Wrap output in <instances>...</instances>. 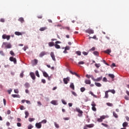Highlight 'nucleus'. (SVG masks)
<instances>
[{
  "label": "nucleus",
  "instance_id": "nucleus-41",
  "mask_svg": "<svg viewBox=\"0 0 129 129\" xmlns=\"http://www.w3.org/2000/svg\"><path fill=\"white\" fill-rule=\"evenodd\" d=\"M94 55H95L96 56H98V51H95L93 52Z\"/></svg>",
  "mask_w": 129,
  "mask_h": 129
},
{
  "label": "nucleus",
  "instance_id": "nucleus-35",
  "mask_svg": "<svg viewBox=\"0 0 129 129\" xmlns=\"http://www.w3.org/2000/svg\"><path fill=\"white\" fill-rule=\"evenodd\" d=\"M33 127H34V126H33V125H32V124H30L28 126V129H32V128H33Z\"/></svg>",
  "mask_w": 129,
  "mask_h": 129
},
{
  "label": "nucleus",
  "instance_id": "nucleus-48",
  "mask_svg": "<svg viewBox=\"0 0 129 129\" xmlns=\"http://www.w3.org/2000/svg\"><path fill=\"white\" fill-rule=\"evenodd\" d=\"M106 104H107V105H108V106H113L112 103H107Z\"/></svg>",
  "mask_w": 129,
  "mask_h": 129
},
{
  "label": "nucleus",
  "instance_id": "nucleus-23",
  "mask_svg": "<svg viewBox=\"0 0 129 129\" xmlns=\"http://www.w3.org/2000/svg\"><path fill=\"white\" fill-rule=\"evenodd\" d=\"M95 85L97 86V87H101L102 85L100 84V83H95Z\"/></svg>",
  "mask_w": 129,
  "mask_h": 129
},
{
  "label": "nucleus",
  "instance_id": "nucleus-34",
  "mask_svg": "<svg viewBox=\"0 0 129 129\" xmlns=\"http://www.w3.org/2000/svg\"><path fill=\"white\" fill-rule=\"evenodd\" d=\"M76 54H77L78 56H81V51H76Z\"/></svg>",
  "mask_w": 129,
  "mask_h": 129
},
{
  "label": "nucleus",
  "instance_id": "nucleus-29",
  "mask_svg": "<svg viewBox=\"0 0 129 129\" xmlns=\"http://www.w3.org/2000/svg\"><path fill=\"white\" fill-rule=\"evenodd\" d=\"M18 21H19V22H21V23H24V18L23 17H21L18 19Z\"/></svg>",
  "mask_w": 129,
  "mask_h": 129
},
{
  "label": "nucleus",
  "instance_id": "nucleus-61",
  "mask_svg": "<svg viewBox=\"0 0 129 129\" xmlns=\"http://www.w3.org/2000/svg\"><path fill=\"white\" fill-rule=\"evenodd\" d=\"M25 102H26V103H27V104H31V101H30L29 100H26Z\"/></svg>",
  "mask_w": 129,
  "mask_h": 129
},
{
  "label": "nucleus",
  "instance_id": "nucleus-15",
  "mask_svg": "<svg viewBox=\"0 0 129 129\" xmlns=\"http://www.w3.org/2000/svg\"><path fill=\"white\" fill-rule=\"evenodd\" d=\"M32 63H33L34 65H37L38 64V59H34L32 61Z\"/></svg>",
  "mask_w": 129,
  "mask_h": 129
},
{
  "label": "nucleus",
  "instance_id": "nucleus-43",
  "mask_svg": "<svg viewBox=\"0 0 129 129\" xmlns=\"http://www.w3.org/2000/svg\"><path fill=\"white\" fill-rule=\"evenodd\" d=\"M28 120H29V121H30V122L34 121V120H35V118H29Z\"/></svg>",
  "mask_w": 129,
  "mask_h": 129
},
{
  "label": "nucleus",
  "instance_id": "nucleus-24",
  "mask_svg": "<svg viewBox=\"0 0 129 129\" xmlns=\"http://www.w3.org/2000/svg\"><path fill=\"white\" fill-rule=\"evenodd\" d=\"M15 35L16 36H22V33L19 32V31H16L15 32Z\"/></svg>",
  "mask_w": 129,
  "mask_h": 129
},
{
  "label": "nucleus",
  "instance_id": "nucleus-51",
  "mask_svg": "<svg viewBox=\"0 0 129 129\" xmlns=\"http://www.w3.org/2000/svg\"><path fill=\"white\" fill-rule=\"evenodd\" d=\"M103 82H107V79H106L105 77H104L103 78Z\"/></svg>",
  "mask_w": 129,
  "mask_h": 129
},
{
  "label": "nucleus",
  "instance_id": "nucleus-32",
  "mask_svg": "<svg viewBox=\"0 0 129 129\" xmlns=\"http://www.w3.org/2000/svg\"><path fill=\"white\" fill-rule=\"evenodd\" d=\"M105 53L107 54H109V53H111V50L110 49H107L106 51H104Z\"/></svg>",
  "mask_w": 129,
  "mask_h": 129
},
{
  "label": "nucleus",
  "instance_id": "nucleus-22",
  "mask_svg": "<svg viewBox=\"0 0 129 129\" xmlns=\"http://www.w3.org/2000/svg\"><path fill=\"white\" fill-rule=\"evenodd\" d=\"M108 92H109L108 91H106L105 92V97L104 98H108Z\"/></svg>",
  "mask_w": 129,
  "mask_h": 129
},
{
  "label": "nucleus",
  "instance_id": "nucleus-53",
  "mask_svg": "<svg viewBox=\"0 0 129 129\" xmlns=\"http://www.w3.org/2000/svg\"><path fill=\"white\" fill-rule=\"evenodd\" d=\"M10 54L12 55V56H15V53L14 51H13V50L10 51Z\"/></svg>",
  "mask_w": 129,
  "mask_h": 129
},
{
  "label": "nucleus",
  "instance_id": "nucleus-25",
  "mask_svg": "<svg viewBox=\"0 0 129 129\" xmlns=\"http://www.w3.org/2000/svg\"><path fill=\"white\" fill-rule=\"evenodd\" d=\"M100 117L101 118L102 120H103V119H105V118H107V117H108V116L102 115V116H101Z\"/></svg>",
  "mask_w": 129,
  "mask_h": 129
},
{
  "label": "nucleus",
  "instance_id": "nucleus-20",
  "mask_svg": "<svg viewBox=\"0 0 129 129\" xmlns=\"http://www.w3.org/2000/svg\"><path fill=\"white\" fill-rule=\"evenodd\" d=\"M48 45L49 47H53V46H55V44L53 42H50L48 43Z\"/></svg>",
  "mask_w": 129,
  "mask_h": 129
},
{
  "label": "nucleus",
  "instance_id": "nucleus-42",
  "mask_svg": "<svg viewBox=\"0 0 129 129\" xmlns=\"http://www.w3.org/2000/svg\"><path fill=\"white\" fill-rule=\"evenodd\" d=\"M101 124L102 125H103V126H105V127H108V125H107V124L102 123Z\"/></svg>",
  "mask_w": 129,
  "mask_h": 129
},
{
  "label": "nucleus",
  "instance_id": "nucleus-49",
  "mask_svg": "<svg viewBox=\"0 0 129 129\" xmlns=\"http://www.w3.org/2000/svg\"><path fill=\"white\" fill-rule=\"evenodd\" d=\"M83 55H84L85 56H87V55H88V52H87L86 51H83Z\"/></svg>",
  "mask_w": 129,
  "mask_h": 129
},
{
  "label": "nucleus",
  "instance_id": "nucleus-37",
  "mask_svg": "<svg viewBox=\"0 0 129 129\" xmlns=\"http://www.w3.org/2000/svg\"><path fill=\"white\" fill-rule=\"evenodd\" d=\"M108 91H109V92H111L113 94H114V93H115V91L114 90H109Z\"/></svg>",
  "mask_w": 129,
  "mask_h": 129
},
{
  "label": "nucleus",
  "instance_id": "nucleus-3",
  "mask_svg": "<svg viewBox=\"0 0 129 129\" xmlns=\"http://www.w3.org/2000/svg\"><path fill=\"white\" fill-rule=\"evenodd\" d=\"M2 38H3V39H7V40L8 41H9V40H10V39H11V36L7 35V34H4L2 36Z\"/></svg>",
  "mask_w": 129,
  "mask_h": 129
},
{
  "label": "nucleus",
  "instance_id": "nucleus-31",
  "mask_svg": "<svg viewBox=\"0 0 129 129\" xmlns=\"http://www.w3.org/2000/svg\"><path fill=\"white\" fill-rule=\"evenodd\" d=\"M113 115L116 118H117L118 117V115H117V114H116V113H115V112H113Z\"/></svg>",
  "mask_w": 129,
  "mask_h": 129
},
{
  "label": "nucleus",
  "instance_id": "nucleus-45",
  "mask_svg": "<svg viewBox=\"0 0 129 129\" xmlns=\"http://www.w3.org/2000/svg\"><path fill=\"white\" fill-rule=\"evenodd\" d=\"M20 77H21V78H23V77H24V72H21L20 75Z\"/></svg>",
  "mask_w": 129,
  "mask_h": 129
},
{
  "label": "nucleus",
  "instance_id": "nucleus-30",
  "mask_svg": "<svg viewBox=\"0 0 129 129\" xmlns=\"http://www.w3.org/2000/svg\"><path fill=\"white\" fill-rule=\"evenodd\" d=\"M24 86H25L26 88H29V87H30V84L28 83H26L24 85Z\"/></svg>",
  "mask_w": 129,
  "mask_h": 129
},
{
  "label": "nucleus",
  "instance_id": "nucleus-38",
  "mask_svg": "<svg viewBox=\"0 0 129 129\" xmlns=\"http://www.w3.org/2000/svg\"><path fill=\"white\" fill-rule=\"evenodd\" d=\"M89 94H91L92 96H93L94 97H97L96 95H94V94H93V92H92V91L89 92Z\"/></svg>",
  "mask_w": 129,
  "mask_h": 129
},
{
  "label": "nucleus",
  "instance_id": "nucleus-7",
  "mask_svg": "<svg viewBox=\"0 0 129 129\" xmlns=\"http://www.w3.org/2000/svg\"><path fill=\"white\" fill-rule=\"evenodd\" d=\"M35 126L37 128H41L42 127V123L40 122L35 124Z\"/></svg>",
  "mask_w": 129,
  "mask_h": 129
},
{
  "label": "nucleus",
  "instance_id": "nucleus-57",
  "mask_svg": "<svg viewBox=\"0 0 129 129\" xmlns=\"http://www.w3.org/2000/svg\"><path fill=\"white\" fill-rule=\"evenodd\" d=\"M78 64L79 65H83V64H84V61H81L79 62Z\"/></svg>",
  "mask_w": 129,
  "mask_h": 129
},
{
  "label": "nucleus",
  "instance_id": "nucleus-47",
  "mask_svg": "<svg viewBox=\"0 0 129 129\" xmlns=\"http://www.w3.org/2000/svg\"><path fill=\"white\" fill-rule=\"evenodd\" d=\"M97 121H99V122H102L103 120L100 117V118L97 119Z\"/></svg>",
  "mask_w": 129,
  "mask_h": 129
},
{
  "label": "nucleus",
  "instance_id": "nucleus-26",
  "mask_svg": "<svg viewBox=\"0 0 129 129\" xmlns=\"http://www.w3.org/2000/svg\"><path fill=\"white\" fill-rule=\"evenodd\" d=\"M127 122H124L122 123V126L123 127H126V126H127Z\"/></svg>",
  "mask_w": 129,
  "mask_h": 129
},
{
  "label": "nucleus",
  "instance_id": "nucleus-52",
  "mask_svg": "<svg viewBox=\"0 0 129 129\" xmlns=\"http://www.w3.org/2000/svg\"><path fill=\"white\" fill-rule=\"evenodd\" d=\"M72 93L74 96H77V94L74 91H72Z\"/></svg>",
  "mask_w": 129,
  "mask_h": 129
},
{
  "label": "nucleus",
  "instance_id": "nucleus-14",
  "mask_svg": "<svg viewBox=\"0 0 129 129\" xmlns=\"http://www.w3.org/2000/svg\"><path fill=\"white\" fill-rule=\"evenodd\" d=\"M76 109V111H77V112H79V113H80L81 114H82V113H83V111H82V110H81L80 108H77Z\"/></svg>",
  "mask_w": 129,
  "mask_h": 129
},
{
  "label": "nucleus",
  "instance_id": "nucleus-44",
  "mask_svg": "<svg viewBox=\"0 0 129 129\" xmlns=\"http://www.w3.org/2000/svg\"><path fill=\"white\" fill-rule=\"evenodd\" d=\"M95 66H96V67L97 68H99V67H100V63H96V64H95Z\"/></svg>",
  "mask_w": 129,
  "mask_h": 129
},
{
  "label": "nucleus",
  "instance_id": "nucleus-62",
  "mask_svg": "<svg viewBox=\"0 0 129 129\" xmlns=\"http://www.w3.org/2000/svg\"><path fill=\"white\" fill-rule=\"evenodd\" d=\"M3 102L4 103V105L6 106V104L7 103V101L6 100V99H3Z\"/></svg>",
  "mask_w": 129,
  "mask_h": 129
},
{
  "label": "nucleus",
  "instance_id": "nucleus-9",
  "mask_svg": "<svg viewBox=\"0 0 129 129\" xmlns=\"http://www.w3.org/2000/svg\"><path fill=\"white\" fill-rule=\"evenodd\" d=\"M30 75L32 79H33V80H35L36 79V77L35 76V74H34V73L33 72L30 73Z\"/></svg>",
  "mask_w": 129,
  "mask_h": 129
},
{
  "label": "nucleus",
  "instance_id": "nucleus-4",
  "mask_svg": "<svg viewBox=\"0 0 129 129\" xmlns=\"http://www.w3.org/2000/svg\"><path fill=\"white\" fill-rule=\"evenodd\" d=\"M86 33H87L88 34H94V31L92 29H88L86 30L85 31Z\"/></svg>",
  "mask_w": 129,
  "mask_h": 129
},
{
  "label": "nucleus",
  "instance_id": "nucleus-2",
  "mask_svg": "<svg viewBox=\"0 0 129 129\" xmlns=\"http://www.w3.org/2000/svg\"><path fill=\"white\" fill-rule=\"evenodd\" d=\"M9 60L11 61V62H14V64H17V59H16V58L11 56L10 57Z\"/></svg>",
  "mask_w": 129,
  "mask_h": 129
},
{
  "label": "nucleus",
  "instance_id": "nucleus-8",
  "mask_svg": "<svg viewBox=\"0 0 129 129\" xmlns=\"http://www.w3.org/2000/svg\"><path fill=\"white\" fill-rule=\"evenodd\" d=\"M70 73H71V74H72L73 75H75V76H77V77L80 78V76L78 75V74L76 72H73L72 71H70Z\"/></svg>",
  "mask_w": 129,
  "mask_h": 129
},
{
  "label": "nucleus",
  "instance_id": "nucleus-33",
  "mask_svg": "<svg viewBox=\"0 0 129 129\" xmlns=\"http://www.w3.org/2000/svg\"><path fill=\"white\" fill-rule=\"evenodd\" d=\"M6 47L7 48V49H11V48H12V45H11V44H8Z\"/></svg>",
  "mask_w": 129,
  "mask_h": 129
},
{
  "label": "nucleus",
  "instance_id": "nucleus-17",
  "mask_svg": "<svg viewBox=\"0 0 129 129\" xmlns=\"http://www.w3.org/2000/svg\"><path fill=\"white\" fill-rule=\"evenodd\" d=\"M70 88H71L72 89H73V90H75V88L74 87V84H73V83H72L70 86Z\"/></svg>",
  "mask_w": 129,
  "mask_h": 129
},
{
  "label": "nucleus",
  "instance_id": "nucleus-16",
  "mask_svg": "<svg viewBox=\"0 0 129 129\" xmlns=\"http://www.w3.org/2000/svg\"><path fill=\"white\" fill-rule=\"evenodd\" d=\"M25 117L26 118H28V117H29V115L30 114V113H29V112L28 111H25Z\"/></svg>",
  "mask_w": 129,
  "mask_h": 129
},
{
  "label": "nucleus",
  "instance_id": "nucleus-60",
  "mask_svg": "<svg viewBox=\"0 0 129 129\" xmlns=\"http://www.w3.org/2000/svg\"><path fill=\"white\" fill-rule=\"evenodd\" d=\"M17 126L21 127V126H22V124H21V123H20V122H18L17 123Z\"/></svg>",
  "mask_w": 129,
  "mask_h": 129
},
{
  "label": "nucleus",
  "instance_id": "nucleus-58",
  "mask_svg": "<svg viewBox=\"0 0 129 129\" xmlns=\"http://www.w3.org/2000/svg\"><path fill=\"white\" fill-rule=\"evenodd\" d=\"M86 77H87V78H88V79H89L90 78H91V76L89 75H86Z\"/></svg>",
  "mask_w": 129,
  "mask_h": 129
},
{
  "label": "nucleus",
  "instance_id": "nucleus-6",
  "mask_svg": "<svg viewBox=\"0 0 129 129\" xmlns=\"http://www.w3.org/2000/svg\"><path fill=\"white\" fill-rule=\"evenodd\" d=\"M50 56L51 57L53 61H56V58L55 57V54H54V52H51L50 53Z\"/></svg>",
  "mask_w": 129,
  "mask_h": 129
},
{
  "label": "nucleus",
  "instance_id": "nucleus-39",
  "mask_svg": "<svg viewBox=\"0 0 129 129\" xmlns=\"http://www.w3.org/2000/svg\"><path fill=\"white\" fill-rule=\"evenodd\" d=\"M35 75H36L37 77L38 78H40V75L39 74V72L38 71H36L35 72Z\"/></svg>",
  "mask_w": 129,
  "mask_h": 129
},
{
  "label": "nucleus",
  "instance_id": "nucleus-63",
  "mask_svg": "<svg viewBox=\"0 0 129 129\" xmlns=\"http://www.w3.org/2000/svg\"><path fill=\"white\" fill-rule=\"evenodd\" d=\"M0 22H1V23H5V19L4 18L0 19Z\"/></svg>",
  "mask_w": 129,
  "mask_h": 129
},
{
  "label": "nucleus",
  "instance_id": "nucleus-13",
  "mask_svg": "<svg viewBox=\"0 0 129 129\" xmlns=\"http://www.w3.org/2000/svg\"><path fill=\"white\" fill-rule=\"evenodd\" d=\"M42 73L44 77H49V75H48V74L46 72L42 71Z\"/></svg>",
  "mask_w": 129,
  "mask_h": 129
},
{
  "label": "nucleus",
  "instance_id": "nucleus-54",
  "mask_svg": "<svg viewBox=\"0 0 129 129\" xmlns=\"http://www.w3.org/2000/svg\"><path fill=\"white\" fill-rule=\"evenodd\" d=\"M12 97H14V98H16V97H18V95L16 94H12Z\"/></svg>",
  "mask_w": 129,
  "mask_h": 129
},
{
  "label": "nucleus",
  "instance_id": "nucleus-5",
  "mask_svg": "<svg viewBox=\"0 0 129 129\" xmlns=\"http://www.w3.org/2000/svg\"><path fill=\"white\" fill-rule=\"evenodd\" d=\"M63 81L64 84H68V81H70V79L69 77H67V78H63Z\"/></svg>",
  "mask_w": 129,
  "mask_h": 129
},
{
  "label": "nucleus",
  "instance_id": "nucleus-56",
  "mask_svg": "<svg viewBox=\"0 0 129 129\" xmlns=\"http://www.w3.org/2000/svg\"><path fill=\"white\" fill-rule=\"evenodd\" d=\"M64 49H66L67 51V50H70V47L69 46H67L65 47Z\"/></svg>",
  "mask_w": 129,
  "mask_h": 129
},
{
  "label": "nucleus",
  "instance_id": "nucleus-27",
  "mask_svg": "<svg viewBox=\"0 0 129 129\" xmlns=\"http://www.w3.org/2000/svg\"><path fill=\"white\" fill-rule=\"evenodd\" d=\"M54 47L56 49H60L61 48V46H60V45H59L58 44H54Z\"/></svg>",
  "mask_w": 129,
  "mask_h": 129
},
{
  "label": "nucleus",
  "instance_id": "nucleus-55",
  "mask_svg": "<svg viewBox=\"0 0 129 129\" xmlns=\"http://www.w3.org/2000/svg\"><path fill=\"white\" fill-rule=\"evenodd\" d=\"M14 92H15V93H17V94L19 93V90L18 89H15Z\"/></svg>",
  "mask_w": 129,
  "mask_h": 129
},
{
  "label": "nucleus",
  "instance_id": "nucleus-12",
  "mask_svg": "<svg viewBox=\"0 0 129 129\" xmlns=\"http://www.w3.org/2000/svg\"><path fill=\"white\" fill-rule=\"evenodd\" d=\"M47 27H41L39 29V31H40V32H43V31L47 30Z\"/></svg>",
  "mask_w": 129,
  "mask_h": 129
},
{
  "label": "nucleus",
  "instance_id": "nucleus-1",
  "mask_svg": "<svg viewBox=\"0 0 129 129\" xmlns=\"http://www.w3.org/2000/svg\"><path fill=\"white\" fill-rule=\"evenodd\" d=\"M91 105L92 106V109L93 110V111H96V108L95 107L96 106V104L94 102H92Z\"/></svg>",
  "mask_w": 129,
  "mask_h": 129
},
{
  "label": "nucleus",
  "instance_id": "nucleus-46",
  "mask_svg": "<svg viewBox=\"0 0 129 129\" xmlns=\"http://www.w3.org/2000/svg\"><path fill=\"white\" fill-rule=\"evenodd\" d=\"M63 29H66V30H67L68 31H70V27H64Z\"/></svg>",
  "mask_w": 129,
  "mask_h": 129
},
{
  "label": "nucleus",
  "instance_id": "nucleus-11",
  "mask_svg": "<svg viewBox=\"0 0 129 129\" xmlns=\"http://www.w3.org/2000/svg\"><path fill=\"white\" fill-rule=\"evenodd\" d=\"M50 103L51 104H53V105H58V103H57V101L56 100H52L50 102Z\"/></svg>",
  "mask_w": 129,
  "mask_h": 129
},
{
  "label": "nucleus",
  "instance_id": "nucleus-19",
  "mask_svg": "<svg viewBox=\"0 0 129 129\" xmlns=\"http://www.w3.org/2000/svg\"><path fill=\"white\" fill-rule=\"evenodd\" d=\"M102 80V76L98 78L97 79H96L95 80V81H96L97 82H98L99 81H101V80Z\"/></svg>",
  "mask_w": 129,
  "mask_h": 129
},
{
  "label": "nucleus",
  "instance_id": "nucleus-64",
  "mask_svg": "<svg viewBox=\"0 0 129 129\" xmlns=\"http://www.w3.org/2000/svg\"><path fill=\"white\" fill-rule=\"evenodd\" d=\"M64 120H69L70 118L69 117H64L63 118Z\"/></svg>",
  "mask_w": 129,
  "mask_h": 129
},
{
  "label": "nucleus",
  "instance_id": "nucleus-50",
  "mask_svg": "<svg viewBox=\"0 0 129 129\" xmlns=\"http://www.w3.org/2000/svg\"><path fill=\"white\" fill-rule=\"evenodd\" d=\"M41 123H46L47 122V120L44 119L42 121L40 122Z\"/></svg>",
  "mask_w": 129,
  "mask_h": 129
},
{
  "label": "nucleus",
  "instance_id": "nucleus-59",
  "mask_svg": "<svg viewBox=\"0 0 129 129\" xmlns=\"http://www.w3.org/2000/svg\"><path fill=\"white\" fill-rule=\"evenodd\" d=\"M20 109L21 110H24V109H25V107L24 106H21Z\"/></svg>",
  "mask_w": 129,
  "mask_h": 129
},
{
  "label": "nucleus",
  "instance_id": "nucleus-21",
  "mask_svg": "<svg viewBox=\"0 0 129 129\" xmlns=\"http://www.w3.org/2000/svg\"><path fill=\"white\" fill-rule=\"evenodd\" d=\"M86 126L87 127H93L94 126V124H86Z\"/></svg>",
  "mask_w": 129,
  "mask_h": 129
},
{
  "label": "nucleus",
  "instance_id": "nucleus-18",
  "mask_svg": "<svg viewBox=\"0 0 129 129\" xmlns=\"http://www.w3.org/2000/svg\"><path fill=\"white\" fill-rule=\"evenodd\" d=\"M85 83L86 84H91V81L90 80H85Z\"/></svg>",
  "mask_w": 129,
  "mask_h": 129
},
{
  "label": "nucleus",
  "instance_id": "nucleus-10",
  "mask_svg": "<svg viewBox=\"0 0 129 129\" xmlns=\"http://www.w3.org/2000/svg\"><path fill=\"white\" fill-rule=\"evenodd\" d=\"M46 54H47V53H46V52L42 51L39 54V57H40V58H42V57H43V56H45V55H46Z\"/></svg>",
  "mask_w": 129,
  "mask_h": 129
},
{
  "label": "nucleus",
  "instance_id": "nucleus-28",
  "mask_svg": "<svg viewBox=\"0 0 129 129\" xmlns=\"http://www.w3.org/2000/svg\"><path fill=\"white\" fill-rule=\"evenodd\" d=\"M108 76L109 77H110V78H111L112 79H113V78H114V75L113 74H109Z\"/></svg>",
  "mask_w": 129,
  "mask_h": 129
},
{
  "label": "nucleus",
  "instance_id": "nucleus-40",
  "mask_svg": "<svg viewBox=\"0 0 129 129\" xmlns=\"http://www.w3.org/2000/svg\"><path fill=\"white\" fill-rule=\"evenodd\" d=\"M80 90L81 92H84V91H85V88L82 87L81 88Z\"/></svg>",
  "mask_w": 129,
  "mask_h": 129
},
{
  "label": "nucleus",
  "instance_id": "nucleus-36",
  "mask_svg": "<svg viewBox=\"0 0 129 129\" xmlns=\"http://www.w3.org/2000/svg\"><path fill=\"white\" fill-rule=\"evenodd\" d=\"M54 124L56 128H59V124H57V123L56 122H54Z\"/></svg>",
  "mask_w": 129,
  "mask_h": 129
}]
</instances>
